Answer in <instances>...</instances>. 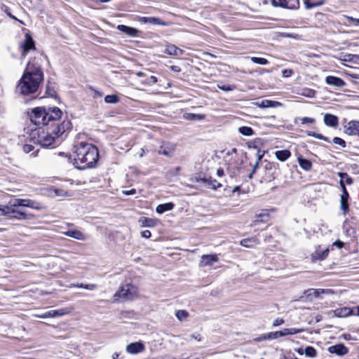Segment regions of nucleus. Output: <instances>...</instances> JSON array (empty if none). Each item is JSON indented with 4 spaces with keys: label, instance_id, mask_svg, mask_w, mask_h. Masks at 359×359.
<instances>
[{
    "label": "nucleus",
    "instance_id": "obj_15",
    "mask_svg": "<svg viewBox=\"0 0 359 359\" xmlns=\"http://www.w3.org/2000/svg\"><path fill=\"white\" fill-rule=\"evenodd\" d=\"M217 262H218V257L216 255H203L201 257L200 266H212L214 263Z\"/></svg>",
    "mask_w": 359,
    "mask_h": 359
},
{
    "label": "nucleus",
    "instance_id": "obj_32",
    "mask_svg": "<svg viewBox=\"0 0 359 359\" xmlns=\"http://www.w3.org/2000/svg\"><path fill=\"white\" fill-rule=\"evenodd\" d=\"M139 222L141 224V226L143 227H153L156 224V222L155 219L148 218V217L140 218L139 220Z\"/></svg>",
    "mask_w": 359,
    "mask_h": 359
},
{
    "label": "nucleus",
    "instance_id": "obj_6",
    "mask_svg": "<svg viewBox=\"0 0 359 359\" xmlns=\"http://www.w3.org/2000/svg\"><path fill=\"white\" fill-rule=\"evenodd\" d=\"M30 120L36 126L47 125L46 109L44 107L33 109L30 115Z\"/></svg>",
    "mask_w": 359,
    "mask_h": 359
},
{
    "label": "nucleus",
    "instance_id": "obj_27",
    "mask_svg": "<svg viewBox=\"0 0 359 359\" xmlns=\"http://www.w3.org/2000/svg\"><path fill=\"white\" fill-rule=\"evenodd\" d=\"M306 9H311L323 5L325 0H303Z\"/></svg>",
    "mask_w": 359,
    "mask_h": 359
},
{
    "label": "nucleus",
    "instance_id": "obj_8",
    "mask_svg": "<svg viewBox=\"0 0 359 359\" xmlns=\"http://www.w3.org/2000/svg\"><path fill=\"white\" fill-rule=\"evenodd\" d=\"M273 6H280L288 9H297L299 6V0H271Z\"/></svg>",
    "mask_w": 359,
    "mask_h": 359
},
{
    "label": "nucleus",
    "instance_id": "obj_26",
    "mask_svg": "<svg viewBox=\"0 0 359 359\" xmlns=\"http://www.w3.org/2000/svg\"><path fill=\"white\" fill-rule=\"evenodd\" d=\"M241 245L243 247L251 248L259 244V241L256 237L245 238L241 241Z\"/></svg>",
    "mask_w": 359,
    "mask_h": 359
},
{
    "label": "nucleus",
    "instance_id": "obj_60",
    "mask_svg": "<svg viewBox=\"0 0 359 359\" xmlns=\"http://www.w3.org/2000/svg\"><path fill=\"white\" fill-rule=\"evenodd\" d=\"M265 337H266V334H264L261 335L260 337L255 339V341L257 342H259L263 340H268V338H265Z\"/></svg>",
    "mask_w": 359,
    "mask_h": 359
},
{
    "label": "nucleus",
    "instance_id": "obj_44",
    "mask_svg": "<svg viewBox=\"0 0 359 359\" xmlns=\"http://www.w3.org/2000/svg\"><path fill=\"white\" fill-rule=\"evenodd\" d=\"M55 196H68L67 192L64 189H55L53 190Z\"/></svg>",
    "mask_w": 359,
    "mask_h": 359
},
{
    "label": "nucleus",
    "instance_id": "obj_33",
    "mask_svg": "<svg viewBox=\"0 0 359 359\" xmlns=\"http://www.w3.org/2000/svg\"><path fill=\"white\" fill-rule=\"evenodd\" d=\"M238 132L244 136H252L255 133L254 130L248 126H241L238 128Z\"/></svg>",
    "mask_w": 359,
    "mask_h": 359
},
{
    "label": "nucleus",
    "instance_id": "obj_18",
    "mask_svg": "<svg viewBox=\"0 0 359 359\" xmlns=\"http://www.w3.org/2000/svg\"><path fill=\"white\" fill-rule=\"evenodd\" d=\"M328 351L331 353H336L339 355H343L348 353V348L342 344L332 346L329 347Z\"/></svg>",
    "mask_w": 359,
    "mask_h": 359
},
{
    "label": "nucleus",
    "instance_id": "obj_57",
    "mask_svg": "<svg viewBox=\"0 0 359 359\" xmlns=\"http://www.w3.org/2000/svg\"><path fill=\"white\" fill-rule=\"evenodd\" d=\"M123 193L125 194V195H133L135 194H136V189H131L130 190H124L123 191Z\"/></svg>",
    "mask_w": 359,
    "mask_h": 359
},
{
    "label": "nucleus",
    "instance_id": "obj_5",
    "mask_svg": "<svg viewBox=\"0 0 359 359\" xmlns=\"http://www.w3.org/2000/svg\"><path fill=\"white\" fill-rule=\"evenodd\" d=\"M137 296V288L130 283L119 287L118 291L114 294V302H127L134 299Z\"/></svg>",
    "mask_w": 359,
    "mask_h": 359
},
{
    "label": "nucleus",
    "instance_id": "obj_64",
    "mask_svg": "<svg viewBox=\"0 0 359 359\" xmlns=\"http://www.w3.org/2000/svg\"><path fill=\"white\" fill-rule=\"evenodd\" d=\"M217 175L219 176V177H222L224 175V170L222 168H219L217 170Z\"/></svg>",
    "mask_w": 359,
    "mask_h": 359
},
{
    "label": "nucleus",
    "instance_id": "obj_2",
    "mask_svg": "<svg viewBox=\"0 0 359 359\" xmlns=\"http://www.w3.org/2000/svg\"><path fill=\"white\" fill-rule=\"evenodd\" d=\"M28 207L35 210H41L43 206L32 200L23 198H14L8 201L6 205H0V216H7L18 220H25L29 217L22 209Z\"/></svg>",
    "mask_w": 359,
    "mask_h": 359
},
{
    "label": "nucleus",
    "instance_id": "obj_12",
    "mask_svg": "<svg viewBox=\"0 0 359 359\" xmlns=\"http://www.w3.org/2000/svg\"><path fill=\"white\" fill-rule=\"evenodd\" d=\"M21 47L23 49V52L22 54V57H25L27 52H28L29 50L35 49L34 41L29 34L27 33L25 34V40L21 43Z\"/></svg>",
    "mask_w": 359,
    "mask_h": 359
},
{
    "label": "nucleus",
    "instance_id": "obj_51",
    "mask_svg": "<svg viewBox=\"0 0 359 359\" xmlns=\"http://www.w3.org/2000/svg\"><path fill=\"white\" fill-rule=\"evenodd\" d=\"M267 218H268V215H257L255 222H266Z\"/></svg>",
    "mask_w": 359,
    "mask_h": 359
},
{
    "label": "nucleus",
    "instance_id": "obj_43",
    "mask_svg": "<svg viewBox=\"0 0 359 359\" xmlns=\"http://www.w3.org/2000/svg\"><path fill=\"white\" fill-rule=\"evenodd\" d=\"M279 337H280L279 332L278 331H276V332H272L266 333V338H268V340H270V339H278Z\"/></svg>",
    "mask_w": 359,
    "mask_h": 359
},
{
    "label": "nucleus",
    "instance_id": "obj_7",
    "mask_svg": "<svg viewBox=\"0 0 359 359\" xmlns=\"http://www.w3.org/2000/svg\"><path fill=\"white\" fill-rule=\"evenodd\" d=\"M330 252L328 248H323L321 245L315 247L314 251L311 254V259L312 262H317L325 260Z\"/></svg>",
    "mask_w": 359,
    "mask_h": 359
},
{
    "label": "nucleus",
    "instance_id": "obj_28",
    "mask_svg": "<svg viewBox=\"0 0 359 359\" xmlns=\"http://www.w3.org/2000/svg\"><path fill=\"white\" fill-rule=\"evenodd\" d=\"M276 157L280 161H285L291 156V152L287 149L279 150L275 152Z\"/></svg>",
    "mask_w": 359,
    "mask_h": 359
},
{
    "label": "nucleus",
    "instance_id": "obj_39",
    "mask_svg": "<svg viewBox=\"0 0 359 359\" xmlns=\"http://www.w3.org/2000/svg\"><path fill=\"white\" fill-rule=\"evenodd\" d=\"M251 60L256 64L265 65L269 64V61L263 57H252Z\"/></svg>",
    "mask_w": 359,
    "mask_h": 359
},
{
    "label": "nucleus",
    "instance_id": "obj_22",
    "mask_svg": "<svg viewBox=\"0 0 359 359\" xmlns=\"http://www.w3.org/2000/svg\"><path fill=\"white\" fill-rule=\"evenodd\" d=\"M117 29L130 36H135L139 32L137 29L124 25H118Z\"/></svg>",
    "mask_w": 359,
    "mask_h": 359
},
{
    "label": "nucleus",
    "instance_id": "obj_58",
    "mask_svg": "<svg viewBox=\"0 0 359 359\" xmlns=\"http://www.w3.org/2000/svg\"><path fill=\"white\" fill-rule=\"evenodd\" d=\"M90 89L93 90V92H94V95H93L94 98H98V97H101L102 96V93L93 89V88H90Z\"/></svg>",
    "mask_w": 359,
    "mask_h": 359
},
{
    "label": "nucleus",
    "instance_id": "obj_38",
    "mask_svg": "<svg viewBox=\"0 0 359 359\" xmlns=\"http://www.w3.org/2000/svg\"><path fill=\"white\" fill-rule=\"evenodd\" d=\"M309 136L314 137L316 139L324 140L325 142H330L329 139L321 134L316 133L315 132L309 131L307 132Z\"/></svg>",
    "mask_w": 359,
    "mask_h": 359
},
{
    "label": "nucleus",
    "instance_id": "obj_13",
    "mask_svg": "<svg viewBox=\"0 0 359 359\" xmlns=\"http://www.w3.org/2000/svg\"><path fill=\"white\" fill-rule=\"evenodd\" d=\"M62 112L57 107L48 108L46 109L47 125L51 121H57L62 116Z\"/></svg>",
    "mask_w": 359,
    "mask_h": 359
},
{
    "label": "nucleus",
    "instance_id": "obj_54",
    "mask_svg": "<svg viewBox=\"0 0 359 359\" xmlns=\"http://www.w3.org/2000/svg\"><path fill=\"white\" fill-rule=\"evenodd\" d=\"M141 236L142 237L144 238H149L151 237V233L150 232V231L149 230H145V231H143L142 233H141Z\"/></svg>",
    "mask_w": 359,
    "mask_h": 359
},
{
    "label": "nucleus",
    "instance_id": "obj_3",
    "mask_svg": "<svg viewBox=\"0 0 359 359\" xmlns=\"http://www.w3.org/2000/svg\"><path fill=\"white\" fill-rule=\"evenodd\" d=\"M74 148L75 156L72 161L76 168L84 170L95 165L99 157L98 150L95 146L81 142Z\"/></svg>",
    "mask_w": 359,
    "mask_h": 359
},
{
    "label": "nucleus",
    "instance_id": "obj_50",
    "mask_svg": "<svg viewBox=\"0 0 359 359\" xmlns=\"http://www.w3.org/2000/svg\"><path fill=\"white\" fill-rule=\"evenodd\" d=\"M34 146H32V144H26L23 146V151L25 153L28 154V153L31 152L34 149Z\"/></svg>",
    "mask_w": 359,
    "mask_h": 359
},
{
    "label": "nucleus",
    "instance_id": "obj_4",
    "mask_svg": "<svg viewBox=\"0 0 359 359\" xmlns=\"http://www.w3.org/2000/svg\"><path fill=\"white\" fill-rule=\"evenodd\" d=\"M72 123L69 120H64L60 125H57L50 132L44 129L38 128L34 130L31 133V139L43 147H48L53 145L55 140L60 137L66 130L70 129Z\"/></svg>",
    "mask_w": 359,
    "mask_h": 359
},
{
    "label": "nucleus",
    "instance_id": "obj_53",
    "mask_svg": "<svg viewBox=\"0 0 359 359\" xmlns=\"http://www.w3.org/2000/svg\"><path fill=\"white\" fill-rule=\"evenodd\" d=\"M97 288V285L95 284H85L83 289L88 290H94Z\"/></svg>",
    "mask_w": 359,
    "mask_h": 359
},
{
    "label": "nucleus",
    "instance_id": "obj_47",
    "mask_svg": "<svg viewBox=\"0 0 359 359\" xmlns=\"http://www.w3.org/2000/svg\"><path fill=\"white\" fill-rule=\"evenodd\" d=\"M332 141L336 144H339L343 147H346L345 141L340 137H334Z\"/></svg>",
    "mask_w": 359,
    "mask_h": 359
},
{
    "label": "nucleus",
    "instance_id": "obj_46",
    "mask_svg": "<svg viewBox=\"0 0 359 359\" xmlns=\"http://www.w3.org/2000/svg\"><path fill=\"white\" fill-rule=\"evenodd\" d=\"M287 329H288L290 335L301 333L304 331V329H303V328L297 329V328L292 327V328H287Z\"/></svg>",
    "mask_w": 359,
    "mask_h": 359
},
{
    "label": "nucleus",
    "instance_id": "obj_34",
    "mask_svg": "<svg viewBox=\"0 0 359 359\" xmlns=\"http://www.w3.org/2000/svg\"><path fill=\"white\" fill-rule=\"evenodd\" d=\"M302 95L307 97H313L316 95V91L311 88H303L300 93Z\"/></svg>",
    "mask_w": 359,
    "mask_h": 359
},
{
    "label": "nucleus",
    "instance_id": "obj_24",
    "mask_svg": "<svg viewBox=\"0 0 359 359\" xmlns=\"http://www.w3.org/2000/svg\"><path fill=\"white\" fill-rule=\"evenodd\" d=\"M324 123L328 126L337 127L338 126V118L334 115L326 114L324 116Z\"/></svg>",
    "mask_w": 359,
    "mask_h": 359
},
{
    "label": "nucleus",
    "instance_id": "obj_55",
    "mask_svg": "<svg viewBox=\"0 0 359 359\" xmlns=\"http://www.w3.org/2000/svg\"><path fill=\"white\" fill-rule=\"evenodd\" d=\"M190 338L191 339H195V340H197L198 341H201V335L199 333H197V332H195L194 334H192L191 336H190Z\"/></svg>",
    "mask_w": 359,
    "mask_h": 359
},
{
    "label": "nucleus",
    "instance_id": "obj_42",
    "mask_svg": "<svg viewBox=\"0 0 359 359\" xmlns=\"http://www.w3.org/2000/svg\"><path fill=\"white\" fill-rule=\"evenodd\" d=\"M339 175V177H341V182H343V180L345 179L346 182L348 184H351L352 183V179L350 177H348V175L346 173L340 172Z\"/></svg>",
    "mask_w": 359,
    "mask_h": 359
},
{
    "label": "nucleus",
    "instance_id": "obj_16",
    "mask_svg": "<svg viewBox=\"0 0 359 359\" xmlns=\"http://www.w3.org/2000/svg\"><path fill=\"white\" fill-rule=\"evenodd\" d=\"M144 346L141 342H134L128 344L126 346V351L130 354H136L143 351Z\"/></svg>",
    "mask_w": 359,
    "mask_h": 359
},
{
    "label": "nucleus",
    "instance_id": "obj_1",
    "mask_svg": "<svg viewBox=\"0 0 359 359\" xmlns=\"http://www.w3.org/2000/svg\"><path fill=\"white\" fill-rule=\"evenodd\" d=\"M40 58L34 57L29 61L25 72L20 79L16 90L24 95L36 93L43 80V74L41 69Z\"/></svg>",
    "mask_w": 359,
    "mask_h": 359
},
{
    "label": "nucleus",
    "instance_id": "obj_48",
    "mask_svg": "<svg viewBox=\"0 0 359 359\" xmlns=\"http://www.w3.org/2000/svg\"><path fill=\"white\" fill-rule=\"evenodd\" d=\"M301 122H302V124H306V123L313 124V123H314L316 122V121L313 118L303 117V118H301Z\"/></svg>",
    "mask_w": 359,
    "mask_h": 359
},
{
    "label": "nucleus",
    "instance_id": "obj_30",
    "mask_svg": "<svg viewBox=\"0 0 359 359\" xmlns=\"http://www.w3.org/2000/svg\"><path fill=\"white\" fill-rule=\"evenodd\" d=\"M297 161H298V163H299L300 167L303 170H304L306 171H309L311 169L312 163L309 160L302 158V157H299L297 158Z\"/></svg>",
    "mask_w": 359,
    "mask_h": 359
},
{
    "label": "nucleus",
    "instance_id": "obj_56",
    "mask_svg": "<svg viewBox=\"0 0 359 359\" xmlns=\"http://www.w3.org/2000/svg\"><path fill=\"white\" fill-rule=\"evenodd\" d=\"M278 332H279L280 337H284V336H287V335H290L287 328H285L283 330H280Z\"/></svg>",
    "mask_w": 359,
    "mask_h": 359
},
{
    "label": "nucleus",
    "instance_id": "obj_61",
    "mask_svg": "<svg viewBox=\"0 0 359 359\" xmlns=\"http://www.w3.org/2000/svg\"><path fill=\"white\" fill-rule=\"evenodd\" d=\"M292 74V71L289 69H285L283 71V76L285 77L290 76Z\"/></svg>",
    "mask_w": 359,
    "mask_h": 359
},
{
    "label": "nucleus",
    "instance_id": "obj_19",
    "mask_svg": "<svg viewBox=\"0 0 359 359\" xmlns=\"http://www.w3.org/2000/svg\"><path fill=\"white\" fill-rule=\"evenodd\" d=\"M325 81L328 85L336 87H343L346 85V83L344 82V80L334 76H327Z\"/></svg>",
    "mask_w": 359,
    "mask_h": 359
},
{
    "label": "nucleus",
    "instance_id": "obj_35",
    "mask_svg": "<svg viewBox=\"0 0 359 359\" xmlns=\"http://www.w3.org/2000/svg\"><path fill=\"white\" fill-rule=\"evenodd\" d=\"M176 317L180 321H183L185 320L188 316L189 313L185 310H179L176 312Z\"/></svg>",
    "mask_w": 359,
    "mask_h": 359
},
{
    "label": "nucleus",
    "instance_id": "obj_20",
    "mask_svg": "<svg viewBox=\"0 0 359 359\" xmlns=\"http://www.w3.org/2000/svg\"><path fill=\"white\" fill-rule=\"evenodd\" d=\"M334 316L339 318H345L353 315V308L343 307L334 310Z\"/></svg>",
    "mask_w": 359,
    "mask_h": 359
},
{
    "label": "nucleus",
    "instance_id": "obj_62",
    "mask_svg": "<svg viewBox=\"0 0 359 359\" xmlns=\"http://www.w3.org/2000/svg\"><path fill=\"white\" fill-rule=\"evenodd\" d=\"M333 245L337 246L338 248H341L344 247V243L340 241H337L333 243Z\"/></svg>",
    "mask_w": 359,
    "mask_h": 359
},
{
    "label": "nucleus",
    "instance_id": "obj_10",
    "mask_svg": "<svg viewBox=\"0 0 359 359\" xmlns=\"http://www.w3.org/2000/svg\"><path fill=\"white\" fill-rule=\"evenodd\" d=\"M72 309L69 308H62L57 310H50L37 316L40 318H55L67 315L71 312Z\"/></svg>",
    "mask_w": 359,
    "mask_h": 359
},
{
    "label": "nucleus",
    "instance_id": "obj_59",
    "mask_svg": "<svg viewBox=\"0 0 359 359\" xmlns=\"http://www.w3.org/2000/svg\"><path fill=\"white\" fill-rule=\"evenodd\" d=\"M157 82V78L154 76H151L147 81V83L149 84H154Z\"/></svg>",
    "mask_w": 359,
    "mask_h": 359
},
{
    "label": "nucleus",
    "instance_id": "obj_23",
    "mask_svg": "<svg viewBox=\"0 0 359 359\" xmlns=\"http://www.w3.org/2000/svg\"><path fill=\"white\" fill-rule=\"evenodd\" d=\"M197 182H202L206 184V185L208 187L212 188L213 189H216L222 186L221 184L219 183L216 180L212 179L211 177L199 178V179H197Z\"/></svg>",
    "mask_w": 359,
    "mask_h": 359
},
{
    "label": "nucleus",
    "instance_id": "obj_45",
    "mask_svg": "<svg viewBox=\"0 0 359 359\" xmlns=\"http://www.w3.org/2000/svg\"><path fill=\"white\" fill-rule=\"evenodd\" d=\"M324 290H316V289H311L309 290V295H313L315 297H318L320 293H324Z\"/></svg>",
    "mask_w": 359,
    "mask_h": 359
},
{
    "label": "nucleus",
    "instance_id": "obj_63",
    "mask_svg": "<svg viewBox=\"0 0 359 359\" xmlns=\"http://www.w3.org/2000/svg\"><path fill=\"white\" fill-rule=\"evenodd\" d=\"M353 315L359 316V306L353 307Z\"/></svg>",
    "mask_w": 359,
    "mask_h": 359
},
{
    "label": "nucleus",
    "instance_id": "obj_17",
    "mask_svg": "<svg viewBox=\"0 0 359 359\" xmlns=\"http://www.w3.org/2000/svg\"><path fill=\"white\" fill-rule=\"evenodd\" d=\"M164 53L170 55L178 57L184 54V50L173 44H169L166 46Z\"/></svg>",
    "mask_w": 359,
    "mask_h": 359
},
{
    "label": "nucleus",
    "instance_id": "obj_9",
    "mask_svg": "<svg viewBox=\"0 0 359 359\" xmlns=\"http://www.w3.org/2000/svg\"><path fill=\"white\" fill-rule=\"evenodd\" d=\"M228 156H233L229 160V168L233 170H239L242 165V160L237 157V149L236 148H233L230 151L226 154Z\"/></svg>",
    "mask_w": 359,
    "mask_h": 359
},
{
    "label": "nucleus",
    "instance_id": "obj_11",
    "mask_svg": "<svg viewBox=\"0 0 359 359\" xmlns=\"http://www.w3.org/2000/svg\"><path fill=\"white\" fill-rule=\"evenodd\" d=\"M341 186L342 187V194L341 195L340 198V209L343 211L344 214L346 215L348 211V199L349 197L348 193L346 191V189L345 187V185L341 182H340Z\"/></svg>",
    "mask_w": 359,
    "mask_h": 359
},
{
    "label": "nucleus",
    "instance_id": "obj_49",
    "mask_svg": "<svg viewBox=\"0 0 359 359\" xmlns=\"http://www.w3.org/2000/svg\"><path fill=\"white\" fill-rule=\"evenodd\" d=\"M344 18L348 21V22H354L356 25H359V19L354 18L353 17L344 15Z\"/></svg>",
    "mask_w": 359,
    "mask_h": 359
},
{
    "label": "nucleus",
    "instance_id": "obj_52",
    "mask_svg": "<svg viewBox=\"0 0 359 359\" xmlns=\"http://www.w3.org/2000/svg\"><path fill=\"white\" fill-rule=\"evenodd\" d=\"M284 323V320L283 318H276L273 320V326L276 327L281 325Z\"/></svg>",
    "mask_w": 359,
    "mask_h": 359
},
{
    "label": "nucleus",
    "instance_id": "obj_14",
    "mask_svg": "<svg viewBox=\"0 0 359 359\" xmlns=\"http://www.w3.org/2000/svg\"><path fill=\"white\" fill-rule=\"evenodd\" d=\"M345 133L349 135H359V121H351L345 126Z\"/></svg>",
    "mask_w": 359,
    "mask_h": 359
},
{
    "label": "nucleus",
    "instance_id": "obj_25",
    "mask_svg": "<svg viewBox=\"0 0 359 359\" xmlns=\"http://www.w3.org/2000/svg\"><path fill=\"white\" fill-rule=\"evenodd\" d=\"M64 234L67 236L79 240L84 241L86 239L85 235L79 230H69L67 231L64 232Z\"/></svg>",
    "mask_w": 359,
    "mask_h": 359
},
{
    "label": "nucleus",
    "instance_id": "obj_31",
    "mask_svg": "<svg viewBox=\"0 0 359 359\" xmlns=\"http://www.w3.org/2000/svg\"><path fill=\"white\" fill-rule=\"evenodd\" d=\"M144 22L146 23L158 25L165 26L168 25L167 22L162 21L160 18L156 17H148L144 18Z\"/></svg>",
    "mask_w": 359,
    "mask_h": 359
},
{
    "label": "nucleus",
    "instance_id": "obj_21",
    "mask_svg": "<svg viewBox=\"0 0 359 359\" xmlns=\"http://www.w3.org/2000/svg\"><path fill=\"white\" fill-rule=\"evenodd\" d=\"M257 104L260 108H276L282 106V103L279 102L269 100H263Z\"/></svg>",
    "mask_w": 359,
    "mask_h": 359
},
{
    "label": "nucleus",
    "instance_id": "obj_40",
    "mask_svg": "<svg viewBox=\"0 0 359 359\" xmlns=\"http://www.w3.org/2000/svg\"><path fill=\"white\" fill-rule=\"evenodd\" d=\"M217 88L226 92L231 91L236 89V86L234 85L217 84Z\"/></svg>",
    "mask_w": 359,
    "mask_h": 359
},
{
    "label": "nucleus",
    "instance_id": "obj_41",
    "mask_svg": "<svg viewBox=\"0 0 359 359\" xmlns=\"http://www.w3.org/2000/svg\"><path fill=\"white\" fill-rule=\"evenodd\" d=\"M188 118L192 120H203L205 118V115L203 114H189Z\"/></svg>",
    "mask_w": 359,
    "mask_h": 359
},
{
    "label": "nucleus",
    "instance_id": "obj_29",
    "mask_svg": "<svg viewBox=\"0 0 359 359\" xmlns=\"http://www.w3.org/2000/svg\"><path fill=\"white\" fill-rule=\"evenodd\" d=\"M173 208L174 204L172 203H166L158 205L156 208V211L158 214H163L166 211L172 210Z\"/></svg>",
    "mask_w": 359,
    "mask_h": 359
},
{
    "label": "nucleus",
    "instance_id": "obj_37",
    "mask_svg": "<svg viewBox=\"0 0 359 359\" xmlns=\"http://www.w3.org/2000/svg\"><path fill=\"white\" fill-rule=\"evenodd\" d=\"M104 101L107 103L115 104L118 102V98L115 95H109L105 96Z\"/></svg>",
    "mask_w": 359,
    "mask_h": 359
},
{
    "label": "nucleus",
    "instance_id": "obj_36",
    "mask_svg": "<svg viewBox=\"0 0 359 359\" xmlns=\"http://www.w3.org/2000/svg\"><path fill=\"white\" fill-rule=\"evenodd\" d=\"M304 353L306 354V356L310 358H314L316 356V351L312 346H307L304 349Z\"/></svg>",
    "mask_w": 359,
    "mask_h": 359
}]
</instances>
